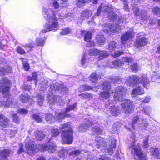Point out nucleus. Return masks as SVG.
Wrapping results in <instances>:
<instances>
[{
	"mask_svg": "<svg viewBox=\"0 0 160 160\" xmlns=\"http://www.w3.org/2000/svg\"><path fill=\"white\" fill-rule=\"evenodd\" d=\"M102 9L103 12L107 14V17L110 20L113 22L110 26L106 24L103 26V32L105 33H110V32L112 33L119 32L121 29L119 24L121 22L122 24L126 23V21L120 19L119 22L118 21L119 17L113 12V8L111 5H108L107 3H102L97 10V16L100 15Z\"/></svg>",
	"mask_w": 160,
	"mask_h": 160,
	"instance_id": "f257e3e1",
	"label": "nucleus"
},
{
	"mask_svg": "<svg viewBox=\"0 0 160 160\" xmlns=\"http://www.w3.org/2000/svg\"><path fill=\"white\" fill-rule=\"evenodd\" d=\"M42 13L44 17L47 19V22L44 25V28L41 31L40 35H42L50 31H57L58 29L59 24L58 19L55 16V12L51 9L48 10L45 8H43Z\"/></svg>",
	"mask_w": 160,
	"mask_h": 160,
	"instance_id": "f03ea898",
	"label": "nucleus"
},
{
	"mask_svg": "<svg viewBox=\"0 0 160 160\" xmlns=\"http://www.w3.org/2000/svg\"><path fill=\"white\" fill-rule=\"evenodd\" d=\"M127 90L125 89L123 87L119 86L117 87L113 91L112 94L115 100L123 101V103L121 105L123 111L126 113H128L131 112L133 107L132 102L129 99L123 100L124 96L126 94Z\"/></svg>",
	"mask_w": 160,
	"mask_h": 160,
	"instance_id": "7ed1b4c3",
	"label": "nucleus"
},
{
	"mask_svg": "<svg viewBox=\"0 0 160 160\" xmlns=\"http://www.w3.org/2000/svg\"><path fill=\"white\" fill-rule=\"evenodd\" d=\"M61 130L62 136V140L65 144H70L73 140L72 129L70 122L66 123L62 125Z\"/></svg>",
	"mask_w": 160,
	"mask_h": 160,
	"instance_id": "20e7f679",
	"label": "nucleus"
},
{
	"mask_svg": "<svg viewBox=\"0 0 160 160\" xmlns=\"http://www.w3.org/2000/svg\"><path fill=\"white\" fill-rule=\"evenodd\" d=\"M58 88L57 85H51L50 86L49 93L51 95H48L47 97V99L48 100V103L50 104H54L58 102L61 103V98L59 96L53 95L52 94L58 91Z\"/></svg>",
	"mask_w": 160,
	"mask_h": 160,
	"instance_id": "39448f33",
	"label": "nucleus"
},
{
	"mask_svg": "<svg viewBox=\"0 0 160 160\" xmlns=\"http://www.w3.org/2000/svg\"><path fill=\"white\" fill-rule=\"evenodd\" d=\"M102 88L103 90V92H100L99 94L100 97L103 99L108 98L112 93L110 84L106 81L103 83L101 86H99L98 88Z\"/></svg>",
	"mask_w": 160,
	"mask_h": 160,
	"instance_id": "423d86ee",
	"label": "nucleus"
},
{
	"mask_svg": "<svg viewBox=\"0 0 160 160\" xmlns=\"http://www.w3.org/2000/svg\"><path fill=\"white\" fill-rule=\"evenodd\" d=\"M137 122L141 129H146L148 125V121L145 118H141L138 116H136L133 118L132 121L131 127L132 129H135L134 125Z\"/></svg>",
	"mask_w": 160,
	"mask_h": 160,
	"instance_id": "0eeeda50",
	"label": "nucleus"
},
{
	"mask_svg": "<svg viewBox=\"0 0 160 160\" xmlns=\"http://www.w3.org/2000/svg\"><path fill=\"white\" fill-rule=\"evenodd\" d=\"M77 102H75L73 105L68 106L66 110L63 113H56L55 114V116L57 120L60 122L64 119L65 117H68L69 115L67 113L73 110L76 107Z\"/></svg>",
	"mask_w": 160,
	"mask_h": 160,
	"instance_id": "6e6552de",
	"label": "nucleus"
},
{
	"mask_svg": "<svg viewBox=\"0 0 160 160\" xmlns=\"http://www.w3.org/2000/svg\"><path fill=\"white\" fill-rule=\"evenodd\" d=\"M133 61L132 58L124 57L121 60H116L112 62V65L110 66L112 68H116L118 67L122 66L124 63L129 64Z\"/></svg>",
	"mask_w": 160,
	"mask_h": 160,
	"instance_id": "1a4fd4ad",
	"label": "nucleus"
},
{
	"mask_svg": "<svg viewBox=\"0 0 160 160\" xmlns=\"http://www.w3.org/2000/svg\"><path fill=\"white\" fill-rule=\"evenodd\" d=\"M134 145V142H133L131 145L130 148L132 149L131 151L132 153H134L138 156L139 160H147L145 155L142 154L141 151L140 147Z\"/></svg>",
	"mask_w": 160,
	"mask_h": 160,
	"instance_id": "9d476101",
	"label": "nucleus"
},
{
	"mask_svg": "<svg viewBox=\"0 0 160 160\" xmlns=\"http://www.w3.org/2000/svg\"><path fill=\"white\" fill-rule=\"evenodd\" d=\"M89 54L90 56H95L99 60L102 59L108 55V53L107 52L99 50L96 49L90 50Z\"/></svg>",
	"mask_w": 160,
	"mask_h": 160,
	"instance_id": "9b49d317",
	"label": "nucleus"
},
{
	"mask_svg": "<svg viewBox=\"0 0 160 160\" xmlns=\"http://www.w3.org/2000/svg\"><path fill=\"white\" fill-rule=\"evenodd\" d=\"M10 81L7 78L2 79L0 82V90L4 94L7 95L9 92Z\"/></svg>",
	"mask_w": 160,
	"mask_h": 160,
	"instance_id": "f8f14e48",
	"label": "nucleus"
},
{
	"mask_svg": "<svg viewBox=\"0 0 160 160\" xmlns=\"http://www.w3.org/2000/svg\"><path fill=\"white\" fill-rule=\"evenodd\" d=\"M25 146L27 152L30 155L32 156L33 153H35L38 151L35 142L32 141H29L28 142H27Z\"/></svg>",
	"mask_w": 160,
	"mask_h": 160,
	"instance_id": "ddd939ff",
	"label": "nucleus"
},
{
	"mask_svg": "<svg viewBox=\"0 0 160 160\" xmlns=\"http://www.w3.org/2000/svg\"><path fill=\"white\" fill-rule=\"evenodd\" d=\"M51 140L49 141V146H48L45 145H39L38 148L39 149V150L42 151L48 150V152L50 153H52L55 151L56 148V145L53 143L51 144Z\"/></svg>",
	"mask_w": 160,
	"mask_h": 160,
	"instance_id": "4468645a",
	"label": "nucleus"
},
{
	"mask_svg": "<svg viewBox=\"0 0 160 160\" xmlns=\"http://www.w3.org/2000/svg\"><path fill=\"white\" fill-rule=\"evenodd\" d=\"M138 77L136 75H131L126 80V83L129 86L133 87L138 84Z\"/></svg>",
	"mask_w": 160,
	"mask_h": 160,
	"instance_id": "2eb2a0df",
	"label": "nucleus"
},
{
	"mask_svg": "<svg viewBox=\"0 0 160 160\" xmlns=\"http://www.w3.org/2000/svg\"><path fill=\"white\" fill-rule=\"evenodd\" d=\"M144 89L142 87L139 86L135 87L132 90L131 93L132 97H135L138 95H142L144 94Z\"/></svg>",
	"mask_w": 160,
	"mask_h": 160,
	"instance_id": "dca6fc26",
	"label": "nucleus"
},
{
	"mask_svg": "<svg viewBox=\"0 0 160 160\" xmlns=\"http://www.w3.org/2000/svg\"><path fill=\"white\" fill-rule=\"evenodd\" d=\"M138 84L141 83L143 86L146 88L149 83V81L146 75H142L140 77H138Z\"/></svg>",
	"mask_w": 160,
	"mask_h": 160,
	"instance_id": "f3484780",
	"label": "nucleus"
},
{
	"mask_svg": "<svg viewBox=\"0 0 160 160\" xmlns=\"http://www.w3.org/2000/svg\"><path fill=\"white\" fill-rule=\"evenodd\" d=\"M147 40L145 38L143 37L137 39L135 45L136 47L138 48L139 47L144 46L148 42Z\"/></svg>",
	"mask_w": 160,
	"mask_h": 160,
	"instance_id": "a211bd4d",
	"label": "nucleus"
},
{
	"mask_svg": "<svg viewBox=\"0 0 160 160\" xmlns=\"http://www.w3.org/2000/svg\"><path fill=\"white\" fill-rule=\"evenodd\" d=\"M85 122V123H83L80 125L79 128V131H85L88 129L89 127L92 125L91 122L92 121L89 120H86Z\"/></svg>",
	"mask_w": 160,
	"mask_h": 160,
	"instance_id": "6ab92c4d",
	"label": "nucleus"
},
{
	"mask_svg": "<svg viewBox=\"0 0 160 160\" xmlns=\"http://www.w3.org/2000/svg\"><path fill=\"white\" fill-rule=\"evenodd\" d=\"M133 36V33L130 32H128L125 34H122L121 36L122 43L123 44H125V42L129 40Z\"/></svg>",
	"mask_w": 160,
	"mask_h": 160,
	"instance_id": "aec40b11",
	"label": "nucleus"
},
{
	"mask_svg": "<svg viewBox=\"0 0 160 160\" xmlns=\"http://www.w3.org/2000/svg\"><path fill=\"white\" fill-rule=\"evenodd\" d=\"M95 140V144L98 148H99L101 146H103L104 147H105L104 145L105 144V143H104L103 139L101 137H97Z\"/></svg>",
	"mask_w": 160,
	"mask_h": 160,
	"instance_id": "412c9836",
	"label": "nucleus"
},
{
	"mask_svg": "<svg viewBox=\"0 0 160 160\" xmlns=\"http://www.w3.org/2000/svg\"><path fill=\"white\" fill-rule=\"evenodd\" d=\"M96 39L98 43L100 46H102L104 45L105 41L103 35L100 34L97 35Z\"/></svg>",
	"mask_w": 160,
	"mask_h": 160,
	"instance_id": "4be33fe9",
	"label": "nucleus"
},
{
	"mask_svg": "<svg viewBox=\"0 0 160 160\" xmlns=\"http://www.w3.org/2000/svg\"><path fill=\"white\" fill-rule=\"evenodd\" d=\"M9 150L5 149L0 151V160L5 158L11 153Z\"/></svg>",
	"mask_w": 160,
	"mask_h": 160,
	"instance_id": "5701e85b",
	"label": "nucleus"
},
{
	"mask_svg": "<svg viewBox=\"0 0 160 160\" xmlns=\"http://www.w3.org/2000/svg\"><path fill=\"white\" fill-rule=\"evenodd\" d=\"M111 104H109L110 107L111 108V112L113 115L114 116L118 115L120 112V109L117 106H112L111 105Z\"/></svg>",
	"mask_w": 160,
	"mask_h": 160,
	"instance_id": "b1692460",
	"label": "nucleus"
},
{
	"mask_svg": "<svg viewBox=\"0 0 160 160\" xmlns=\"http://www.w3.org/2000/svg\"><path fill=\"white\" fill-rule=\"evenodd\" d=\"M9 123V120L6 117H4L1 120L0 125L2 127L6 128L8 126Z\"/></svg>",
	"mask_w": 160,
	"mask_h": 160,
	"instance_id": "393cba45",
	"label": "nucleus"
},
{
	"mask_svg": "<svg viewBox=\"0 0 160 160\" xmlns=\"http://www.w3.org/2000/svg\"><path fill=\"white\" fill-rule=\"evenodd\" d=\"M150 152L153 156L157 157L158 159L160 160V155L158 148H151Z\"/></svg>",
	"mask_w": 160,
	"mask_h": 160,
	"instance_id": "a878e982",
	"label": "nucleus"
},
{
	"mask_svg": "<svg viewBox=\"0 0 160 160\" xmlns=\"http://www.w3.org/2000/svg\"><path fill=\"white\" fill-rule=\"evenodd\" d=\"M92 11H85L82 12L81 14V17L82 19H87L91 16Z\"/></svg>",
	"mask_w": 160,
	"mask_h": 160,
	"instance_id": "bb28decb",
	"label": "nucleus"
},
{
	"mask_svg": "<svg viewBox=\"0 0 160 160\" xmlns=\"http://www.w3.org/2000/svg\"><path fill=\"white\" fill-rule=\"evenodd\" d=\"M96 88H92L90 86H88L86 85H82L79 88V90L80 92H83L85 90H88L91 89H92L93 91H95L96 92L97 91V90H95Z\"/></svg>",
	"mask_w": 160,
	"mask_h": 160,
	"instance_id": "cd10ccee",
	"label": "nucleus"
},
{
	"mask_svg": "<svg viewBox=\"0 0 160 160\" xmlns=\"http://www.w3.org/2000/svg\"><path fill=\"white\" fill-rule=\"evenodd\" d=\"M81 61V63L82 65H88L89 60L87 55L84 54L82 58Z\"/></svg>",
	"mask_w": 160,
	"mask_h": 160,
	"instance_id": "c85d7f7f",
	"label": "nucleus"
},
{
	"mask_svg": "<svg viewBox=\"0 0 160 160\" xmlns=\"http://www.w3.org/2000/svg\"><path fill=\"white\" fill-rule=\"evenodd\" d=\"M35 134L37 139L39 140H42L45 137L44 135L38 130L35 132Z\"/></svg>",
	"mask_w": 160,
	"mask_h": 160,
	"instance_id": "c756f323",
	"label": "nucleus"
},
{
	"mask_svg": "<svg viewBox=\"0 0 160 160\" xmlns=\"http://www.w3.org/2000/svg\"><path fill=\"white\" fill-rule=\"evenodd\" d=\"M46 120L49 123H53L55 120L54 117L50 113L46 115Z\"/></svg>",
	"mask_w": 160,
	"mask_h": 160,
	"instance_id": "7c9ffc66",
	"label": "nucleus"
},
{
	"mask_svg": "<svg viewBox=\"0 0 160 160\" xmlns=\"http://www.w3.org/2000/svg\"><path fill=\"white\" fill-rule=\"evenodd\" d=\"M152 109L150 106H147L144 107L141 111V112L146 115H149L151 112Z\"/></svg>",
	"mask_w": 160,
	"mask_h": 160,
	"instance_id": "2f4dec72",
	"label": "nucleus"
},
{
	"mask_svg": "<svg viewBox=\"0 0 160 160\" xmlns=\"http://www.w3.org/2000/svg\"><path fill=\"white\" fill-rule=\"evenodd\" d=\"M79 96L81 97L82 98L87 99L89 100L92 99L93 97L91 94L88 92L81 94L79 95Z\"/></svg>",
	"mask_w": 160,
	"mask_h": 160,
	"instance_id": "473e14b6",
	"label": "nucleus"
},
{
	"mask_svg": "<svg viewBox=\"0 0 160 160\" xmlns=\"http://www.w3.org/2000/svg\"><path fill=\"white\" fill-rule=\"evenodd\" d=\"M160 79V74L157 72H154L152 74V79L153 82H159L158 80Z\"/></svg>",
	"mask_w": 160,
	"mask_h": 160,
	"instance_id": "72a5a7b5",
	"label": "nucleus"
},
{
	"mask_svg": "<svg viewBox=\"0 0 160 160\" xmlns=\"http://www.w3.org/2000/svg\"><path fill=\"white\" fill-rule=\"evenodd\" d=\"M98 78V77L97 76L96 73L93 72L91 74L89 79L92 82H94L97 81Z\"/></svg>",
	"mask_w": 160,
	"mask_h": 160,
	"instance_id": "f704fd0d",
	"label": "nucleus"
},
{
	"mask_svg": "<svg viewBox=\"0 0 160 160\" xmlns=\"http://www.w3.org/2000/svg\"><path fill=\"white\" fill-rule=\"evenodd\" d=\"M12 68L10 67H8L5 70L3 69H0V76H1L6 74L7 73H11L12 71Z\"/></svg>",
	"mask_w": 160,
	"mask_h": 160,
	"instance_id": "c9c22d12",
	"label": "nucleus"
},
{
	"mask_svg": "<svg viewBox=\"0 0 160 160\" xmlns=\"http://www.w3.org/2000/svg\"><path fill=\"white\" fill-rule=\"evenodd\" d=\"M45 41L40 38H37L35 41V45L38 46H43L44 45Z\"/></svg>",
	"mask_w": 160,
	"mask_h": 160,
	"instance_id": "e433bc0d",
	"label": "nucleus"
},
{
	"mask_svg": "<svg viewBox=\"0 0 160 160\" xmlns=\"http://www.w3.org/2000/svg\"><path fill=\"white\" fill-rule=\"evenodd\" d=\"M117 43L114 41H111L109 42L108 45V49L111 51H113L116 48Z\"/></svg>",
	"mask_w": 160,
	"mask_h": 160,
	"instance_id": "4c0bfd02",
	"label": "nucleus"
},
{
	"mask_svg": "<svg viewBox=\"0 0 160 160\" xmlns=\"http://www.w3.org/2000/svg\"><path fill=\"white\" fill-rule=\"evenodd\" d=\"M59 132L57 128H52L51 129V135L52 137H56L59 134Z\"/></svg>",
	"mask_w": 160,
	"mask_h": 160,
	"instance_id": "58836bf2",
	"label": "nucleus"
},
{
	"mask_svg": "<svg viewBox=\"0 0 160 160\" xmlns=\"http://www.w3.org/2000/svg\"><path fill=\"white\" fill-rule=\"evenodd\" d=\"M71 32V31L70 29L68 28H66L62 29L60 32V33L61 35H64L69 34Z\"/></svg>",
	"mask_w": 160,
	"mask_h": 160,
	"instance_id": "ea45409f",
	"label": "nucleus"
},
{
	"mask_svg": "<svg viewBox=\"0 0 160 160\" xmlns=\"http://www.w3.org/2000/svg\"><path fill=\"white\" fill-rule=\"evenodd\" d=\"M20 100L22 102H26L29 100V96L27 94L25 93L21 96Z\"/></svg>",
	"mask_w": 160,
	"mask_h": 160,
	"instance_id": "a19ab883",
	"label": "nucleus"
},
{
	"mask_svg": "<svg viewBox=\"0 0 160 160\" xmlns=\"http://www.w3.org/2000/svg\"><path fill=\"white\" fill-rule=\"evenodd\" d=\"M153 12L159 16L160 15V8L158 7H155L152 8Z\"/></svg>",
	"mask_w": 160,
	"mask_h": 160,
	"instance_id": "79ce46f5",
	"label": "nucleus"
},
{
	"mask_svg": "<svg viewBox=\"0 0 160 160\" xmlns=\"http://www.w3.org/2000/svg\"><path fill=\"white\" fill-rule=\"evenodd\" d=\"M32 78L29 77L28 78V80H36L35 82V84H36L38 82V81H37V73L36 72H33L32 73Z\"/></svg>",
	"mask_w": 160,
	"mask_h": 160,
	"instance_id": "37998d69",
	"label": "nucleus"
},
{
	"mask_svg": "<svg viewBox=\"0 0 160 160\" xmlns=\"http://www.w3.org/2000/svg\"><path fill=\"white\" fill-rule=\"evenodd\" d=\"M92 37V34L91 32H87L84 37L85 41L87 42L91 40Z\"/></svg>",
	"mask_w": 160,
	"mask_h": 160,
	"instance_id": "c03bdc74",
	"label": "nucleus"
},
{
	"mask_svg": "<svg viewBox=\"0 0 160 160\" xmlns=\"http://www.w3.org/2000/svg\"><path fill=\"white\" fill-rule=\"evenodd\" d=\"M68 152V150H65L64 149H63L62 150L59 152L58 156L60 157L65 158L66 153L67 154Z\"/></svg>",
	"mask_w": 160,
	"mask_h": 160,
	"instance_id": "a18cd8bd",
	"label": "nucleus"
},
{
	"mask_svg": "<svg viewBox=\"0 0 160 160\" xmlns=\"http://www.w3.org/2000/svg\"><path fill=\"white\" fill-rule=\"evenodd\" d=\"M24 47L25 48L27 52H30L32 49L34 47V46L32 43H28L25 45Z\"/></svg>",
	"mask_w": 160,
	"mask_h": 160,
	"instance_id": "49530a36",
	"label": "nucleus"
},
{
	"mask_svg": "<svg viewBox=\"0 0 160 160\" xmlns=\"http://www.w3.org/2000/svg\"><path fill=\"white\" fill-rule=\"evenodd\" d=\"M38 104L40 106H42L43 104V102L44 101L43 97L42 96L39 95L38 96Z\"/></svg>",
	"mask_w": 160,
	"mask_h": 160,
	"instance_id": "de8ad7c7",
	"label": "nucleus"
},
{
	"mask_svg": "<svg viewBox=\"0 0 160 160\" xmlns=\"http://www.w3.org/2000/svg\"><path fill=\"white\" fill-rule=\"evenodd\" d=\"M75 15L74 14L71 12L68 13L67 14L65 15V16H62L61 17H62L63 18H67L68 19H70V20H72V19H73L74 18Z\"/></svg>",
	"mask_w": 160,
	"mask_h": 160,
	"instance_id": "09e8293b",
	"label": "nucleus"
},
{
	"mask_svg": "<svg viewBox=\"0 0 160 160\" xmlns=\"http://www.w3.org/2000/svg\"><path fill=\"white\" fill-rule=\"evenodd\" d=\"M130 68L132 71L136 72L138 69L139 66L137 63H135L131 66Z\"/></svg>",
	"mask_w": 160,
	"mask_h": 160,
	"instance_id": "8fccbe9b",
	"label": "nucleus"
},
{
	"mask_svg": "<svg viewBox=\"0 0 160 160\" xmlns=\"http://www.w3.org/2000/svg\"><path fill=\"white\" fill-rule=\"evenodd\" d=\"M90 0H77L76 1V5L78 7H81V4L89 2Z\"/></svg>",
	"mask_w": 160,
	"mask_h": 160,
	"instance_id": "3c124183",
	"label": "nucleus"
},
{
	"mask_svg": "<svg viewBox=\"0 0 160 160\" xmlns=\"http://www.w3.org/2000/svg\"><path fill=\"white\" fill-rule=\"evenodd\" d=\"M146 13L145 11H142L141 14V17L142 20L143 22H145V23L146 22V20H147L146 17Z\"/></svg>",
	"mask_w": 160,
	"mask_h": 160,
	"instance_id": "603ef678",
	"label": "nucleus"
},
{
	"mask_svg": "<svg viewBox=\"0 0 160 160\" xmlns=\"http://www.w3.org/2000/svg\"><path fill=\"white\" fill-rule=\"evenodd\" d=\"M116 141L113 140L112 142V143L110 146V148L108 149V151L111 152L112 150V148H115L116 147Z\"/></svg>",
	"mask_w": 160,
	"mask_h": 160,
	"instance_id": "864d4df0",
	"label": "nucleus"
},
{
	"mask_svg": "<svg viewBox=\"0 0 160 160\" xmlns=\"http://www.w3.org/2000/svg\"><path fill=\"white\" fill-rule=\"evenodd\" d=\"M123 52L118 51L116 52L114 54L112 53V56L115 58H117L123 54Z\"/></svg>",
	"mask_w": 160,
	"mask_h": 160,
	"instance_id": "5fc2aeb1",
	"label": "nucleus"
},
{
	"mask_svg": "<svg viewBox=\"0 0 160 160\" xmlns=\"http://www.w3.org/2000/svg\"><path fill=\"white\" fill-rule=\"evenodd\" d=\"M140 100L144 103H147L150 102L151 100V98L149 96H147L144 99L140 98Z\"/></svg>",
	"mask_w": 160,
	"mask_h": 160,
	"instance_id": "6e6d98bb",
	"label": "nucleus"
},
{
	"mask_svg": "<svg viewBox=\"0 0 160 160\" xmlns=\"http://www.w3.org/2000/svg\"><path fill=\"white\" fill-rule=\"evenodd\" d=\"M33 117L38 122H42V120L38 115L36 114H34L33 115Z\"/></svg>",
	"mask_w": 160,
	"mask_h": 160,
	"instance_id": "4d7b16f0",
	"label": "nucleus"
},
{
	"mask_svg": "<svg viewBox=\"0 0 160 160\" xmlns=\"http://www.w3.org/2000/svg\"><path fill=\"white\" fill-rule=\"evenodd\" d=\"M16 51L18 53L20 54H23L25 52V50L20 47H18Z\"/></svg>",
	"mask_w": 160,
	"mask_h": 160,
	"instance_id": "13d9d810",
	"label": "nucleus"
},
{
	"mask_svg": "<svg viewBox=\"0 0 160 160\" xmlns=\"http://www.w3.org/2000/svg\"><path fill=\"white\" fill-rule=\"evenodd\" d=\"M12 116L13 121L16 123H18L19 122L18 117L15 114H13Z\"/></svg>",
	"mask_w": 160,
	"mask_h": 160,
	"instance_id": "bf43d9fd",
	"label": "nucleus"
},
{
	"mask_svg": "<svg viewBox=\"0 0 160 160\" xmlns=\"http://www.w3.org/2000/svg\"><path fill=\"white\" fill-rule=\"evenodd\" d=\"M80 153V151L79 150H75L70 153H69V155L73 154L75 156H77Z\"/></svg>",
	"mask_w": 160,
	"mask_h": 160,
	"instance_id": "052dcab7",
	"label": "nucleus"
},
{
	"mask_svg": "<svg viewBox=\"0 0 160 160\" xmlns=\"http://www.w3.org/2000/svg\"><path fill=\"white\" fill-rule=\"evenodd\" d=\"M23 64L24 69L27 71L28 70L29 68L28 63L27 62H24L23 61Z\"/></svg>",
	"mask_w": 160,
	"mask_h": 160,
	"instance_id": "680f3d73",
	"label": "nucleus"
},
{
	"mask_svg": "<svg viewBox=\"0 0 160 160\" xmlns=\"http://www.w3.org/2000/svg\"><path fill=\"white\" fill-rule=\"evenodd\" d=\"M113 82L115 83H120L122 82V80L118 77H116L113 79Z\"/></svg>",
	"mask_w": 160,
	"mask_h": 160,
	"instance_id": "e2e57ef3",
	"label": "nucleus"
},
{
	"mask_svg": "<svg viewBox=\"0 0 160 160\" xmlns=\"http://www.w3.org/2000/svg\"><path fill=\"white\" fill-rule=\"evenodd\" d=\"M87 46L88 47H92L94 45L95 43L91 41L90 40L87 41Z\"/></svg>",
	"mask_w": 160,
	"mask_h": 160,
	"instance_id": "0e129e2a",
	"label": "nucleus"
},
{
	"mask_svg": "<svg viewBox=\"0 0 160 160\" xmlns=\"http://www.w3.org/2000/svg\"><path fill=\"white\" fill-rule=\"evenodd\" d=\"M28 111L25 109H21L18 110V112L21 114H24L28 112Z\"/></svg>",
	"mask_w": 160,
	"mask_h": 160,
	"instance_id": "69168bd1",
	"label": "nucleus"
},
{
	"mask_svg": "<svg viewBox=\"0 0 160 160\" xmlns=\"http://www.w3.org/2000/svg\"><path fill=\"white\" fill-rule=\"evenodd\" d=\"M133 12L135 14L138 16L139 15V10L138 8H135L133 9Z\"/></svg>",
	"mask_w": 160,
	"mask_h": 160,
	"instance_id": "338daca9",
	"label": "nucleus"
},
{
	"mask_svg": "<svg viewBox=\"0 0 160 160\" xmlns=\"http://www.w3.org/2000/svg\"><path fill=\"white\" fill-rule=\"evenodd\" d=\"M148 145V138H147L146 139L144 140L143 141V146L145 147H147Z\"/></svg>",
	"mask_w": 160,
	"mask_h": 160,
	"instance_id": "774afa93",
	"label": "nucleus"
}]
</instances>
